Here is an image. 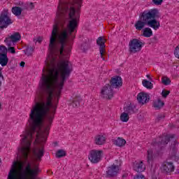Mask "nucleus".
<instances>
[{
  "label": "nucleus",
  "instance_id": "1",
  "mask_svg": "<svg viewBox=\"0 0 179 179\" xmlns=\"http://www.w3.org/2000/svg\"><path fill=\"white\" fill-rule=\"evenodd\" d=\"M83 0H59L57 20L53 25L50 40H69L78 29Z\"/></svg>",
  "mask_w": 179,
  "mask_h": 179
},
{
  "label": "nucleus",
  "instance_id": "2",
  "mask_svg": "<svg viewBox=\"0 0 179 179\" xmlns=\"http://www.w3.org/2000/svg\"><path fill=\"white\" fill-rule=\"evenodd\" d=\"M160 17V14L157 8L145 10L139 15L138 20L135 23L136 30H143L145 26L152 27L154 30H157L160 27V22L157 20Z\"/></svg>",
  "mask_w": 179,
  "mask_h": 179
},
{
  "label": "nucleus",
  "instance_id": "3",
  "mask_svg": "<svg viewBox=\"0 0 179 179\" xmlns=\"http://www.w3.org/2000/svg\"><path fill=\"white\" fill-rule=\"evenodd\" d=\"M175 134L168 135L164 138H159L157 141L156 138H154L152 142V146H158L160 150H163V148H166V145L170 142V141H173V143L171 145V149L173 152H177V145H178V141L175 140Z\"/></svg>",
  "mask_w": 179,
  "mask_h": 179
},
{
  "label": "nucleus",
  "instance_id": "4",
  "mask_svg": "<svg viewBox=\"0 0 179 179\" xmlns=\"http://www.w3.org/2000/svg\"><path fill=\"white\" fill-rule=\"evenodd\" d=\"M12 23L13 20L9 17V10L3 9L0 14V29H6Z\"/></svg>",
  "mask_w": 179,
  "mask_h": 179
},
{
  "label": "nucleus",
  "instance_id": "5",
  "mask_svg": "<svg viewBox=\"0 0 179 179\" xmlns=\"http://www.w3.org/2000/svg\"><path fill=\"white\" fill-rule=\"evenodd\" d=\"M145 43L139 41L138 38H133L129 43V51L131 54H136L142 50V47Z\"/></svg>",
  "mask_w": 179,
  "mask_h": 179
},
{
  "label": "nucleus",
  "instance_id": "6",
  "mask_svg": "<svg viewBox=\"0 0 179 179\" xmlns=\"http://www.w3.org/2000/svg\"><path fill=\"white\" fill-rule=\"evenodd\" d=\"M102 155L103 150H91L88 155V159L93 164H97V163L101 161Z\"/></svg>",
  "mask_w": 179,
  "mask_h": 179
},
{
  "label": "nucleus",
  "instance_id": "7",
  "mask_svg": "<svg viewBox=\"0 0 179 179\" xmlns=\"http://www.w3.org/2000/svg\"><path fill=\"white\" fill-rule=\"evenodd\" d=\"M113 89L110 84H106L101 90V97L111 100L114 97V90Z\"/></svg>",
  "mask_w": 179,
  "mask_h": 179
},
{
  "label": "nucleus",
  "instance_id": "8",
  "mask_svg": "<svg viewBox=\"0 0 179 179\" xmlns=\"http://www.w3.org/2000/svg\"><path fill=\"white\" fill-rule=\"evenodd\" d=\"M106 38L103 36H100L96 40L97 45H99V52L101 54V58L103 61H106V58L104 57V52L106 51Z\"/></svg>",
  "mask_w": 179,
  "mask_h": 179
},
{
  "label": "nucleus",
  "instance_id": "9",
  "mask_svg": "<svg viewBox=\"0 0 179 179\" xmlns=\"http://www.w3.org/2000/svg\"><path fill=\"white\" fill-rule=\"evenodd\" d=\"M109 85L112 89H120L122 87V78L120 76H115L110 80Z\"/></svg>",
  "mask_w": 179,
  "mask_h": 179
},
{
  "label": "nucleus",
  "instance_id": "10",
  "mask_svg": "<svg viewBox=\"0 0 179 179\" xmlns=\"http://www.w3.org/2000/svg\"><path fill=\"white\" fill-rule=\"evenodd\" d=\"M20 38H22L20 33L15 32L10 37L6 38L4 42L8 47H10L13 43H17V41H20Z\"/></svg>",
  "mask_w": 179,
  "mask_h": 179
},
{
  "label": "nucleus",
  "instance_id": "11",
  "mask_svg": "<svg viewBox=\"0 0 179 179\" xmlns=\"http://www.w3.org/2000/svg\"><path fill=\"white\" fill-rule=\"evenodd\" d=\"M118 171H120V166H118V165L113 164L112 166L108 167V170L106 171V177H108V178H113L114 177H117Z\"/></svg>",
  "mask_w": 179,
  "mask_h": 179
},
{
  "label": "nucleus",
  "instance_id": "12",
  "mask_svg": "<svg viewBox=\"0 0 179 179\" xmlns=\"http://www.w3.org/2000/svg\"><path fill=\"white\" fill-rule=\"evenodd\" d=\"M175 169L173 162H164L161 166V171L163 174H170L174 171Z\"/></svg>",
  "mask_w": 179,
  "mask_h": 179
},
{
  "label": "nucleus",
  "instance_id": "13",
  "mask_svg": "<svg viewBox=\"0 0 179 179\" xmlns=\"http://www.w3.org/2000/svg\"><path fill=\"white\" fill-rule=\"evenodd\" d=\"M137 100L141 104H145L149 101V95L145 92H140L137 96Z\"/></svg>",
  "mask_w": 179,
  "mask_h": 179
},
{
  "label": "nucleus",
  "instance_id": "14",
  "mask_svg": "<svg viewBox=\"0 0 179 179\" xmlns=\"http://www.w3.org/2000/svg\"><path fill=\"white\" fill-rule=\"evenodd\" d=\"M133 169L134 171H136L137 173H142L146 170V168L143 166V162L142 161L135 162Z\"/></svg>",
  "mask_w": 179,
  "mask_h": 179
},
{
  "label": "nucleus",
  "instance_id": "15",
  "mask_svg": "<svg viewBox=\"0 0 179 179\" xmlns=\"http://www.w3.org/2000/svg\"><path fill=\"white\" fill-rule=\"evenodd\" d=\"M34 156L36 162H41L43 156H44V147L37 150H34Z\"/></svg>",
  "mask_w": 179,
  "mask_h": 179
},
{
  "label": "nucleus",
  "instance_id": "16",
  "mask_svg": "<svg viewBox=\"0 0 179 179\" xmlns=\"http://www.w3.org/2000/svg\"><path fill=\"white\" fill-rule=\"evenodd\" d=\"M135 108H136V106L132 103H130L129 105L124 107L125 113L129 114V115H132V114H135Z\"/></svg>",
  "mask_w": 179,
  "mask_h": 179
},
{
  "label": "nucleus",
  "instance_id": "17",
  "mask_svg": "<svg viewBox=\"0 0 179 179\" xmlns=\"http://www.w3.org/2000/svg\"><path fill=\"white\" fill-rule=\"evenodd\" d=\"M94 143L98 145H104L106 143V137L103 135H97L94 138Z\"/></svg>",
  "mask_w": 179,
  "mask_h": 179
},
{
  "label": "nucleus",
  "instance_id": "18",
  "mask_svg": "<svg viewBox=\"0 0 179 179\" xmlns=\"http://www.w3.org/2000/svg\"><path fill=\"white\" fill-rule=\"evenodd\" d=\"M155 160V154L153 153V150L150 149L147 151V162L148 164L153 163Z\"/></svg>",
  "mask_w": 179,
  "mask_h": 179
},
{
  "label": "nucleus",
  "instance_id": "19",
  "mask_svg": "<svg viewBox=\"0 0 179 179\" xmlns=\"http://www.w3.org/2000/svg\"><path fill=\"white\" fill-rule=\"evenodd\" d=\"M142 36L143 37H152V36H153V31H152V29L149 28V27H145L142 30Z\"/></svg>",
  "mask_w": 179,
  "mask_h": 179
},
{
  "label": "nucleus",
  "instance_id": "20",
  "mask_svg": "<svg viewBox=\"0 0 179 179\" xmlns=\"http://www.w3.org/2000/svg\"><path fill=\"white\" fill-rule=\"evenodd\" d=\"M8 62H9L8 55H0V65L2 66H6V65H8Z\"/></svg>",
  "mask_w": 179,
  "mask_h": 179
},
{
  "label": "nucleus",
  "instance_id": "21",
  "mask_svg": "<svg viewBox=\"0 0 179 179\" xmlns=\"http://www.w3.org/2000/svg\"><path fill=\"white\" fill-rule=\"evenodd\" d=\"M125 143H127V141H125V139L120 137L117 138V139H116L114 141V145H115L116 146H119L120 148L122 146H125Z\"/></svg>",
  "mask_w": 179,
  "mask_h": 179
},
{
  "label": "nucleus",
  "instance_id": "22",
  "mask_svg": "<svg viewBox=\"0 0 179 179\" xmlns=\"http://www.w3.org/2000/svg\"><path fill=\"white\" fill-rule=\"evenodd\" d=\"M12 13L15 16H20L22 15V12L23 11V9L19 6H14L12 8Z\"/></svg>",
  "mask_w": 179,
  "mask_h": 179
},
{
  "label": "nucleus",
  "instance_id": "23",
  "mask_svg": "<svg viewBox=\"0 0 179 179\" xmlns=\"http://www.w3.org/2000/svg\"><path fill=\"white\" fill-rule=\"evenodd\" d=\"M80 96H76V98H73L71 106H72V107H73L74 108L76 107H79V106H80Z\"/></svg>",
  "mask_w": 179,
  "mask_h": 179
},
{
  "label": "nucleus",
  "instance_id": "24",
  "mask_svg": "<svg viewBox=\"0 0 179 179\" xmlns=\"http://www.w3.org/2000/svg\"><path fill=\"white\" fill-rule=\"evenodd\" d=\"M142 83L143 86L146 87V89H148L149 90H152V89H153V83H152V82L148 80H143Z\"/></svg>",
  "mask_w": 179,
  "mask_h": 179
},
{
  "label": "nucleus",
  "instance_id": "25",
  "mask_svg": "<svg viewBox=\"0 0 179 179\" xmlns=\"http://www.w3.org/2000/svg\"><path fill=\"white\" fill-rule=\"evenodd\" d=\"M36 48L28 46L25 50H24V52L25 55H27L28 57H30V55H33V52H34V50Z\"/></svg>",
  "mask_w": 179,
  "mask_h": 179
},
{
  "label": "nucleus",
  "instance_id": "26",
  "mask_svg": "<svg viewBox=\"0 0 179 179\" xmlns=\"http://www.w3.org/2000/svg\"><path fill=\"white\" fill-rule=\"evenodd\" d=\"M164 106V102L162 101V99H159L157 101L154 102V107L156 110H160Z\"/></svg>",
  "mask_w": 179,
  "mask_h": 179
},
{
  "label": "nucleus",
  "instance_id": "27",
  "mask_svg": "<svg viewBox=\"0 0 179 179\" xmlns=\"http://www.w3.org/2000/svg\"><path fill=\"white\" fill-rule=\"evenodd\" d=\"M120 120L122 122H128L129 121V114L127 112L122 113L120 115Z\"/></svg>",
  "mask_w": 179,
  "mask_h": 179
},
{
  "label": "nucleus",
  "instance_id": "28",
  "mask_svg": "<svg viewBox=\"0 0 179 179\" xmlns=\"http://www.w3.org/2000/svg\"><path fill=\"white\" fill-rule=\"evenodd\" d=\"M66 156V151L64 150H59L56 152V157L57 159H61L62 157H65Z\"/></svg>",
  "mask_w": 179,
  "mask_h": 179
},
{
  "label": "nucleus",
  "instance_id": "29",
  "mask_svg": "<svg viewBox=\"0 0 179 179\" xmlns=\"http://www.w3.org/2000/svg\"><path fill=\"white\" fill-rule=\"evenodd\" d=\"M81 48L84 52L87 51V48H89V39H85L81 45Z\"/></svg>",
  "mask_w": 179,
  "mask_h": 179
},
{
  "label": "nucleus",
  "instance_id": "30",
  "mask_svg": "<svg viewBox=\"0 0 179 179\" xmlns=\"http://www.w3.org/2000/svg\"><path fill=\"white\" fill-rule=\"evenodd\" d=\"M0 55H8V48L4 45H0Z\"/></svg>",
  "mask_w": 179,
  "mask_h": 179
},
{
  "label": "nucleus",
  "instance_id": "31",
  "mask_svg": "<svg viewBox=\"0 0 179 179\" xmlns=\"http://www.w3.org/2000/svg\"><path fill=\"white\" fill-rule=\"evenodd\" d=\"M162 83L165 86H169V85H170V83H171V80H170V78H169V77H163Z\"/></svg>",
  "mask_w": 179,
  "mask_h": 179
},
{
  "label": "nucleus",
  "instance_id": "32",
  "mask_svg": "<svg viewBox=\"0 0 179 179\" xmlns=\"http://www.w3.org/2000/svg\"><path fill=\"white\" fill-rule=\"evenodd\" d=\"M164 118H166L165 113L159 114L157 117L156 122H159V121H162V120H164Z\"/></svg>",
  "mask_w": 179,
  "mask_h": 179
},
{
  "label": "nucleus",
  "instance_id": "33",
  "mask_svg": "<svg viewBox=\"0 0 179 179\" xmlns=\"http://www.w3.org/2000/svg\"><path fill=\"white\" fill-rule=\"evenodd\" d=\"M169 94H170V91L166 90H162V97H164V99H166L167 96H169Z\"/></svg>",
  "mask_w": 179,
  "mask_h": 179
},
{
  "label": "nucleus",
  "instance_id": "34",
  "mask_svg": "<svg viewBox=\"0 0 179 179\" xmlns=\"http://www.w3.org/2000/svg\"><path fill=\"white\" fill-rule=\"evenodd\" d=\"M174 55L179 59V45H178L174 50Z\"/></svg>",
  "mask_w": 179,
  "mask_h": 179
},
{
  "label": "nucleus",
  "instance_id": "35",
  "mask_svg": "<svg viewBox=\"0 0 179 179\" xmlns=\"http://www.w3.org/2000/svg\"><path fill=\"white\" fill-rule=\"evenodd\" d=\"M8 50L7 51H8V52H10L11 54H16V49H15L14 47L11 46H8Z\"/></svg>",
  "mask_w": 179,
  "mask_h": 179
},
{
  "label": "nucleus",
  "instance_id": "36",
  "mask_svg": "<svg viewBox=\"0 0 179 179\" xmlns=\"http://www.w3.org/2000/svg\"><path fill=\"white\" fill-rule=\"evenodd\" d=\"M22 10H28L29 9V4L26 3H22Z\"/></svg>",
  "mask_w": 179,
  "mask_h": 179
},
{
  "label": "nucleus",
  "instance_id": "37",
  "mask_svg": "<svg viewBox=\"0 0 179 179\" xmlns=\"http://www.w3.org/2000/svg\"><path fill=\"white\" fill-rule=\"evenodd\" d=\"M152 3L154 5H162L163 3V0H152Z\"/></svg>",
  "mask_w": 179,
  "mask_h": 179
},
{
  "label": "nucleus",
  "instance_id": "38",
  "mask_svg": "<svg viewBox=\"0 0 179 179\" xmlns=\"http://www.w3.org/2000/svg\"><path fill=\"white\" fill-rule=\"evenodd\" d=\"M134 179H146L143 174H137L134 177Z\"/></svg>",
  "mask_w": 179,
  "mask_h": 179
},
{
  "label": "nucleus",
  "instance_id": "39",
  "mask_svg": "<svg viewBox=\"0 0 179 179\" xmlns=\"http://www.w3.org/2000/svg\"><path fill=\"white\" fill-rule=\"evenodd\" d=\"M152 43H156L157 41V36H154L153 38H151Z\"/></svg>",
  "mask_w": 179,
  "mask_h": 179
},
{
  "label": "nucleus",
  "instance_id": "40",
  "mask_svg": "<svg viewBox=\"0 0 179 179\" xmlns=\"http://www.w3.org/2000/svg\"><path fill=\"white\" fill-rule=\"evenodd\" d=\"M36 41L38 43H41L43 41V37L41 36L38 37Z\"/></svg>",
  "mask_w": 179,
  "mask_h": 179
},
{
  "label": "nucleus",
  "instance_id": "41",
  "mask_svg": "<svg viewBox=\"0 0 179 179\" xmlns=\"http://www.w3.org/2000/svg\"><path fill=\"white\" fill-rule=\"evenodd\" d=\"M24 65H26V63L24 62H21L20 63V66H22V68H24Z\"/></svg>",
  "mask_w": 179,
  "mask_h": 179
},
{
  "label": "nucleus",
  "instance_id": "42",
  "mask_svg": "<svg viewBox=\"0 0 179 179\" xmlns=\"http://www.w3.org/2000/svg\"><path fill=\"white\" fill-rule=\"evenodd\" d=\"M30 9H34V4L33 3H29Z\"/></svg>",
  "mask_w": 179,
  "mask_h": 179
},
{
  "label": "nucleus",
  "instance_id": "43",
  "mask_svg": "<svg viewBox=\"0 0 179 179\" xmlns=\"http://www.w3.org/2000/svg\"><path fill=\"white\" fill-rule=\"evenodd\" d=\"M0 78H2L3 80V76L2 75V68L0 67Z\"/></svg>",
  "mask_w": 179,
  "mask_h": 179
},
{
  "label": "nucleus",
  "instance_id": "44",
  "mask_svg": "<svg viewBox=\"0 0 179 179\" xmlns=\"http://www.w3.org/2000/svg\"><path fill=\"white\" fill-rule=\"evenodd\" d=\"M147 78L149 79V80H151V82L153 80V78H152L150 75H147Z\"/></svg>",
  "mask_w": 179,
  "mask_h": 179
},
{
  "label": "nucleus",
  "instance_id": "45",
  "mask_svg": "<svg viewBox=\"0 0 179 179\" xmlns=\"http://www.w3.org/2000/svg\"><path fill=\"white\" fill-rule=\"evenodd\" d=\"M2 86V81H0V87Z\"/></svg>",
  "mask_w": 179,
  "mask_h": 179
},
{
  "label": "nucleus",
  "instance_id": "46",
  "mask_svg": "<svg viewBox=\"0 0 179 179\" xmlns=\"http://www.w3.org/2000/svg\"><path fill=\"white\" fill-rule=\"evenodd\" d=\"M48 173H51V171H48Z\"/></svg>",
  "mask_w": 179,
  "mask_h": 179
},
{
  "label": "nucleus",
  "instance_id": "47",
  "mask_svg": "<svg viewBox=\"0 0 179 179\" xmlns=\"http://www.w3.org/2000/svg\"><path fill=\"white\" fill-rule=\"evenodd\" d=\"M1 107H2V105H1V103H0V109H1Z\"/></svg>",
  "mask_w": 179,
  "mask_h": 179
},
{
  "label": "nucleus",
  "instance_id": "48",
  "mask_svg": "<svg viewBox=\"0 0 179 179\" xmlns=\"http://www.w3.org/2000/svg\"><path fill=\"white\" fill-rule=\"evenodd\" d=\"M0 163H1V159H0Z\"/></svg>",
  "mask_w": 179,
  "mask_h": 179
}]
</instances>
